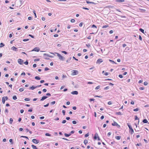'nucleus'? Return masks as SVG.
Returning a JSON list of instances; mask_svg holds the SVG:
<instances>
[{
    "instance_id": "23",
    "label": "nucleus",
    "mask_w": 149,
    "mask_h": 149,
    "mask_svg": "<svg viewBox=\"0 0 149 149\" xmlns=\"http://www.w3.org/2000/svg\"><path fill=\"white\" fill-rule=\"evenodd\" d=\"M13 98L14 100H16L17 99V97L16 96L14 95L13 96Z\"/></svg>"
},
{
    "instance_id": "14",
    "label": "nucleus",
    "mask_w": 149,
    "mask_h": 149,
    "mask_svg": "<svg viewBox=\"0 0 149 149\" xmlns=\"http://www.w3.org/2000/svg\"><path fill=\"white\" fill-rule=\"evenodd\" d=\"M125 1L124 0H116V2H122Z\"/></svg>"
},
{
    "instance_id": "43",
    "label": "nucleus",
    "mask_w": 149,
    "mask_h": 149,
    "mask_svg": "<svg viewBox=\"0 0 149 149\" xmlns=\"http://www.w3.org/2000/svg\"><path fill=\"white\" fill-rule=\"evenodd\" d=\"M109 86H107L106 87H105L104 88V90H107L108 89H109Z\"/></svg>"
},
{
    "instance_id": "53",
    "label": "nucleus",
    "mask_w": 149,
    "mask_h": 149,
    "mask_svg": "<svg viewBox=\"0 0 149 149\" xmlns=\"http://www.w3.org/2000/svg\"><path fill=\"white\" fill-rule=\"evenodd\" d=\"M9 142H11V143H12V144H13V140L12 139H10L9 140Z\"/></svg>"
},
{
    "instance_id": "63",
    "label": "nucleus",
    "mask_w": 149,
    "mask_h": 149,
    "mask_svg": "<svg viewBox=\"0 0 149 149\" xmlns=\"http://www.w3.org/2000/svg\"><path fill=\"white\" fill-rule=\"evenodd\" d=\"M24 111V110L23 109H21L20 110V112H21V113H23Z\"/></svg>"
},
{
    "instance_id": "15",
    "label": "nucleus",
    "mask_w": 149,
    "mask_h": 149,
    "mask_svg": "<svg viewBox=\"0 0 149 149\" xmlns=\"http://www.w3.org/2000/svg\"><path fill=\"white\" fill-rule=\"evenodd\" d=\"M12 50H14V51H17V48H16L14 46H13V47H12Z\"/></svg>"
},
{
    "instance_id": "41",
    "label": "nucleus",
    "mask_w": 149,
    "mask_h": 149,
    "mask_svg": "<svg viewBox=\"0 0 149 149\" xmlns=\"http://www.w3.org/2000/svg\"><path fill=\"white\" fill-rule=\"evenodd\" d=\"M72 123L74 124H76V122L75 120H73L72 122Z\"/></svg>"
},
{
    "instance_id": "34",
    "label": "nucleus",
    "mask_w": 149,
    "mask_h": 149,
    "mask_svg": "<svg viewBox=\"0 0 149 149\" xmlns=\"http://www.w3.org/2000/svg\"><path fill=\"white\" fill-rule=\"evenodd\" d=\"M86 3H88V4H89V3H93V2H90V1H86Z\"/></svg>"
},
{
    "instance_id": "26",
    "label": "nucleus",
    "mask_w": 149,
    "mask_h": 149,
    "mask_svg": "<svg viewBox=\"0 0 149 149\" xmlns=\"http://www.w3.org/2000/svg\"><path fill=\"white\" fill-rule=\"evenodd\" d=\"M45 135L46 136H51V135L49 133H46L45 134Z\"/></svg>"
},
{
    "instance_id": "2",
    "label": "nucleus",
    "mask_w": 149,
    "mask_h": 149,
    "mask_svg": "<svg viewBox=\"0 0 149 149\" xmlns=\"http://www.w3.org/2000/svg\"><path fill=\"white\" fill-rule=\"evenodd\" d=\"M72 74L73 75H76L78 74V71L76 70H73L72 71Z\"/></svg>"
},
{
    "instance_id": "37",
    "label": "nucleus",
    "mask_w": 149,
    "mask_h": 149,
    "mask_svg": "<svg viewBox=\"0 0 149 149\" xmlns=\"http://www.w3.org/2000/svg\"><path fill=\"white\" fill-rule=\"evenodd\" d=\"M100 88V86H98L96 87L95 88V89L96 90H97V89H98L99 88Z\"/></svg>"
},
{
    "instance_id": "4",
    "label": "nucleus",
    "mask_w": 149,
    "mask_h": 149,
    "mask_svg": "<svg viewBox=\"0 0 149 149\" xmlns=\"http://www.w3.org/2000/svg\"><path fill=\"white\" fill-rule=\"evenodd\" d=\"M8 99V97L7 96L3 97L2 98V102L3 104H4L5 103V100H7Z\"/></svg>"
},
{
    "instance_id": "27",
    "label": "nucleus",
    "mask_w": 149,
    "mask_h": 149,
    "mask_svg": "<svg viewBox=\"0 0 149 149\" xmlns=\"http://www.w3.org/2000/svg\"><path fill=\"white\" fill-rule=\"evenodd\" d=\"M139 30L143 33H144V30L141 28L139 29Z\"/></svg>"
},
{
    "instance_id": "51",
    "label": "nucleus",
    "mask_w": 149,
    "mask_h": 149,
    "mask_svg": "<svg viewBox=\"0 0 149 149\" xmlns=\"http://www.w3.org/2000/svg\"><path fill=\"white\" fill-rule=\"evenodd\" d=\"M118 76L120 78H122L123 77V76L121 74H119Z\"/></svg>"
},
{
    "instance_id": "1",
    "label": "nucleus",
    "mask_w": 149,
    "mask_h": 149,
    "mask_svg": "<svg viewBox=\"0 0 149 149\" xmlns=\"http://www.w3.org/2000/svg\"><path fill=\"white\" fill-rule=\"evenodd\" d=\"M55 54H56L57 55V56L59 58L62 60H63L64 59V57L62 56L61 54H59L57 53H55Z\"/></svg>"
},
{
    "instance_id": "64",
    "label": "nucleus",
    "mask_w": 149,
    "mask_h": 149,
    "mask_svg": "<svg viewBox=\"0 0 149 149\" xmlns=\"http://www.w3.org/2000/svg\"><path fill=\"white\" fill-rule=\"evenodd\" d=\"M33 67L34 68H35L36 67V64H34L33 65Z\"/></svg>"
},
{
    "instance_id": "40",
    "label": "nucleus",
    "mask_w": 149,
    "mask_h": 149,
    "mask_svg": "<svg viewBox=\"0 0 149 149\" xmlns=\"http://www.w3.org/2000/svg\"><path fill=\"white\" fill-rule=\"evenodd\" d=\"M62 53H63L65 54H67V52L66 51H62Z\"/></svg>"
},
{
    "instance_id": "47",
    "label": "nucleus",
    "mask_w": 149,
    "mask_h": 149,
    "mask_svg": "<svg viewBox=\"0 0 149 149\" xmlns=\"http://www.w3.org/2000/svg\"><path fill=\"white\" fill-rule=\"evenodd\" d=\"M95 97H100V98H102V96H101L95 95Z\"/></svg>"
},
{
    "instance_id": "58",
    "label": "nucleus",
    "mask_w": 149,
    "mask_h": 149,
    "mask_svg": "<svg viewBox=\"0 0 149 149\" xmlns=\"http://www.w3.org/2000/svg\"><path fill=\"white\" fill-rule=\"evenodd\" d=\"M29 36H30L32 38H34V37L33 36L31 35V34H29Z\"/></svg>"
},
{
    "instance_id": "49",
    "label": "nucleus",
    "mask_w": 149,
    "mask_h": 149,
    "mask_svg": "<svg viewBox=\"0 0 149 149\" xmlns=\"http://www.w3.org/2000/svg\"><path fill=\"white\" fill-rule=\"evenodd\" d=\"M139 39L141 40H142V37H141V36L140 35L139 36Z\"/></svg>"
},
{
    "instance_id": "61",
    "label": "nucleus",
    "mask_w": 149,
    "mask_h": 149,
    "mask_svg": "<svg viewBox=\"0 0 149 149\" xmlns=\"http://www.w3.org/2000/svg\"><path fill=\"white\" fill-rule=\"evenodd\" d=\"M126 46V45L125 44H124L123 45V47H125Z\"/></svg>"
},
{
    "instance_id": "11",
    "label": "nucleus",
    "mask_w": 149,
    "mask_h": 149,
    "mask_svg": "<svg viewBox=\"0 0 149 149\" xmlns=\"http://www.w3.org/2000/svg\"><path fill=\"white\" fill-rule=\"evenodd\" d=\"M78 93V92L77 91H74L71 93L73 95H77Z\"/></svg>"
},
{
    "instance_id": "45",
    "label": "nucleus",
    "mask_w": 149,
    "mask_h": 149,
    "mask_svg": "<svg viewBox=\"0 0 149 149\" xmlns=\"http://www.w3.org/2000/svg\"><path fill=\"white\" fill-rule=\"evenodd\" d=\"M29 40V39H24L23 40V41L25 42V41H28Z\"/></svg>"
},
{
    "instance_id": "60",
    "label": "nucleus",
    "mask_w": 149,
    "mask_h": 149,
    "mask_svg": "<svg viewBox=\"0 0 149 149\" xmlns=\"http://www.w3.org/2000/svg\"><path fill=\"white\" fill-rule=\"evenodd\" d=\"M54 36L55 37H56L58 36V35L57 34H56L54 35Z\"/></svg>"
},
{
    "instance_id": "6",
    "label": "nucleus",
    "mask_w": 149,
    "mask_h": 149,
    "mask_svg": "<svg viewBox=\"0 0 149 149\" xmlns=\"http://www.w3.org/2000/svg\"><path fill=\"white\" fill-rule=\"evenodd\" d=\"M32 141L33 143H35L37 144L39 143V141L38 140H37L36 139H33L32 140Z\"/></svg>"
},
{
    "instance_id": "30",
    "label": "nucleus",
    "mask_w": 149,
    "mask_h": 149,
    "mask_svg": "<svg viewBox=\"0 0 149 149\" xmlns=\"http://www.w3.org/2000/svg\"><path fill=\"white\" fill-rule=\"evenodd\" d=\"M109 26L108 25H104L102 27V28H105L108 27Z\"/></svg>"
},
{
    "instance_id": "44",
    "label": "nucleus",
    "mask_w": 149,
    "mask_h": 149,
    "mask_svg": "<svg viewBox=\"0 0 149 149\" xmlns=\"http://www.w3.org/2000/svg\"><path fill=\"white\" fill-rule=\"evenodd\" d=\"M141 143H137V144H136V146H141Z\"/></svg>"
},
{
    "instance_id": "3",
    "label": "nucleus",
    "mask_w": 149,
    "mask_h": 149,
    "mask_svg": "<svg viewBox=\"0 0 149 149\" xmlns=\"http://www.w3.org/2000/svg\"><path fill=\"white\" fill-rule=\"evenodd\" d=\"M97 138L98 139V141H100V138L98 136V134L97 133H96L95 134L94 136V139H96Z\"/></svg>"
},
{
    "instance_id": "18",
    "label": "nucleus",
    "mask_w": 149,
    "mask_h": 149,
    "mask_svg": "<svg viewBox=\"0 0 149 149\" xmlns=\"http://www.w3.org/2000/svg\"><path fill=\"white\" fill-rule=\"evenodd\" d=\"M143 122L144 123H146L148 122L147 120L146 119H144L143 120Z\"/></svg>"
},
{
    "instance_id": "59",
    "label": "nucleus",
    "mask_w": 149,
    "mask_h": 149,
    "mask_svg": "<svg viewBox=\"0 0 149 149\" xmlns=\"http://www.w3.org/2000/svg\"><path fill=\"white\" fill-rule=\"evenodd\" d=\"M42 19L43 21H45V18L44 17H42Z\"/></svg>"
},
{
    "instance_id": "21",
    "label": "nucleus",
    "mask_w": 149,
    "mask_h": 149,
    "mask_svg": "<svg viewBox=\"0 0 149 149\" xmlns=\"http://www.w3.org/2000/svg\"><path fill=\"white\" fill-rule=\"evenodd\" d=\"M37 87H34L33 86H32L31 87H30L31 89L32 90H34L35 88H36Z\"/></svg>"
},
{
    "instance_id": "48",
    "label": "nucleus",
    "mask_w": 149,
    "mask_h": 149,
    "mask_svg": "<svg viewBox=\"0 0 149 149\" xmlns=\"http://www.w3.org/2000/svg\"><path fill=\"white\" fill-rule=\"evenodd\" d=\"M32 19V17H28V19L29 20H31V19Z\"/></svg>"
},
{
    "instance_id": "39",
    "label": "nucleus",
    "mask_w": 149,
    "mask_h": 149,
    "mask_svg": "<svg viewBox=\"0 0 149 149\" xmlns=\"http://www.w3.org/2000/svg\"><path fill=\"white\" fill-rule=\"evenodd\" d=\"M148 84V83L147 82H144V85L145 86H146Z\"/></svg>"
},
{
    "instance_id": "62",
    "label": "nucleus",
    "mask_w": 149,
    "mask_h": 149,
    "mask_svg": "<svg viewBox=\"0 0 149 149\" xmlns=\"http://www.w3.org/2000/svg\"><path fill=\"white\" fill-rule=\"evenodd\" d=\"M70 27H71V26H70V25H68V27H67V28H68V29H70Z\"/></svg>"
},
{
    "instance_id": "9",
    "label": "nucleus",
    "mask_w": 149,
    "mask_h": 149,
    "mask_svg": "<svg viewBox=\"0 0 149 149\" xmlns=\"http://www.w3.org/2000/svg\"><path fill=\"white\" fill-rule=\"evenodd\" d=\"M18 63L20 65H22L23 64V61L22 60L19 59L18 61Z\"/></svg>"
},
{
    "instance_id": "16",
    "label": "nucleus",
    "mask_w": 149,
    "mask_h": 149,
    "mask_svg": "<svg viewBox=\"0 0 149 149\" xmlns=\"http://www.w3.org/2000/svg\"><path fill=\"white\" fill-rule=\"evenodd\" d=\"M13 121V119L12 118H10V124H11Z\"/></svg>"
},
{
    "instance_id": "13",
    "label": "nucleus",
    "mask_w": 149,
    "mask_h": 149,
    "mask_svg": "<svg viewBox=\"0 0 149 149\" xmlns=\"http://www.w3.org/2000/svg\"><path fill=\"white\" fill-rule=\"evenodd\" d=\"M71 135V134H68L66 133H65L64 134V135L66 137H69Z\"/></svg>"
},
{
    "instance_id": "8",
    "label": "nucleus",
    "mask_w": 149,
    "mask_h": 149,
    "mask_svg": "<svg viewBox=\"0 0 149 149\" xmlns=\"http://www.w3.org/2000/svg\"><path fill=\"white\" fill-rule=\"evenodd\" d=\"M102 61V59L100 58L97 60L96 63L99 64Z\"/></svg>"
},
{
    "instance_id": "25",
    "label": "nucleus",
    "mask_w": 149,
    "mask_h": 149,
    "mask_svg": "<svg viewBox=\"0 0 149 149\" xmlns=\"http://www.w3.org/2000/svg\"><path fill=\"white\" fill-rule=\"evenodd\" d=\"M116 114L117 115H121V113L120 112H116Z\"/></svg>"
},
{
    "instance_id": "54",
    "label": "nucleus",
    "mask_w": 149,
    "mask_h": 149,
    "mask_svg": "<svg viewBox=\"0 0 149 149\" xmlns=\"http://www.w3.org/2000/svg\"><path fill=\"white\" fill-rule=\"evenodd\" d=\"M108 104L109 105H111L112 104V103L111 101H109L108 102Z\"/></svg>"
},
{
    "instance_id": "50",
    "label": "nucleus",
    "mask_w": 149,
    "mask_h": 149,
    "mask_svg": "<svg viewBox=\"0 0 149 149\" xmlns=\"http://www.w3.org/2000/svg\"><path fill=\"white\" fill-rule=\"evenodd\" d=\"M111 134V132H109L108 134H107V136H109Z\"/></svg>"
},
{
    "instance_id": "28",
    "label": "nucleus",
    "mask_w": 149,
    "mask_h": 149,
    "mask_svg": "<svg viewBox=\"0 0 149 149\" xmlns=\"http://www.w3.org/2000/svg\"><path fill=\"white\" fill-rule=\"evenodd\" d=\"M4 46V45L2 43H1L0 44V47H2Z\"/></svg>"
},
{
    "instance_id": "33",
    "label": "nucleus",
    "mask_w": 149,
    "mask_h": 149,
    "mask_svg": "<svg viewBox=\"0 0 149 149\" xmlns=\"http://www.w3.org/2000/svg\"><path fill=\"white\" fill-rule=\"evenodd\" d=\"M24 63L26 65H28L29 63V62L28 61H26V62Z\"/></svg>"
},
{
    "instance_id": "35",
    "label": "nucleus",
    "mask_w": 149,
    "mask_h": 149,
    "mask_svg": "<svg viewBox=\"0 0 149 149\" xmlns=\"http://www.w3.org/2000/svg\"><path fill=\"white\" fill-rule=\"evenodd\" d=\"M135 117V120H139V118L137 117V116H136Z\"/></svg>"
},
{
    "instance_id": "36",
    "label": "nucleus",
    "mask_w": 149,
    "mask_h": 149,
    "mask_svg": "<svg viewBox=\"0 0 149 149\" xmlns=\"http://www.w3.org/2000/svg\"><path fill=\"white\" fill-rule=\"evenodd\" d=\"M33 13L35 15V18H36V11L35 10H34L33 11Z\"/></svg>"
},
{
    "instance_id": "46",
    "label": "nucleus",
    "mask_w": 149,
    "mask_h": 149,
    "mask_svg": "<svg viewBox=\"0 0 149 149\" xmlns=\"http://www.w3.org/2000/svg\"><path fill=\"white\" fill-rule=\"evenodd\" d=\"M42 91L43 92L45 93L47 91V90L46 89H44L42 90Z\"/></svg>"
},
{
    "instance_id": "20",
    "label": "nucleus",
    "mask_w": 149,
    "mask_h": 149,
    "mask_svg": "<svg viewBox=\"0 0 149 149\" xmlns=\"http://www.w3.org/2000/svg\"><path fill=\"white\" fill-rule=\"evenodd\" d=\"M35 79H36L39 80L40 79V78L38 76H36L35 77Z\"/></svg>"
},
{
    "instance_id": "22",
    "label": "nucleus",
    "mask_w": 149,
    "mask_h": 149,
    "mask_svg": "<svg viewBox=\"0 0 149 149\" xmlns=\"http://www.w3.org/2000/svg\"><path fill=\"white\" fill-rule=\"evenodd\" d=\"M133 110L134 111H138L139 110V108H137L136 109H134Z\"/></svg>"
},
{
    "instance_id": "52",
    "label": "nucleus",
    "mask_w": 149,
    "mask_h": 149,
    "mask_svg": "<svg viewBox=\"0 0 149 149\" xmlns=\"http://www.w3.org/2000/svg\"><path fill=\"white\" fill-rule=\"evenodd\" d=\"M49 103H48L47 104L44 105V107H46L48 106H49Z\"/></svg>"
},
{
    "instance_id": "10",
    "label": "nucleus",
    "mask_w": 149,
    "mask_h": 149,
    "mask_svg": "<svg viewBox=\"0 0 149 149\" xmlns=\"http://www.w3.org/2000/svg\"><path fill=\"white\" fill-rule=\"evenodd\" d=\"M130 132L131 134H132L134 132L133 130L132 127H130Z\"/></svg>"
},
{
    "instance_id": "42",
    "label": "nucleus",
    "mask_w": 149,
    "mask_h": 149,
    "mask_svg": "<svg viewBox=\"0 0 149 149\" xmlns=\"http://www.w3.org/2000/svg\"><path fill=\"white\" fill-rule=\"evenodd\" d=\"M62 113L63 115H65V111L64 110H63L62 111Z\"/></svg>"
},
{
    "instance_id": "24",
    "label": "nucleus",
    "mask_w": 149,
    "mask_h": 149,
    "mask_svg": "<svg viewBox=\"0 0 149 149\" xmlns=\"http://www.w3.org/2000/svg\"><path fill=\"white\" fill-rule=\"evenodd\" d=\"M88 142V141L87 140L85 139L84 141V143L85 144H87Z\"/></svg>"
},
{
    "instance_id": "56",
    "label": "nucleus",
    "mask_w": 149,
    "mask_h": 149,
    "mask_svg": "<svg viewBox=\"0 0 149 149\" xmlns=\"http://www.w3.org/2000/svg\"><path fill=\"white\" fill-rule=\"evenodd\" d=\"M55 103V101H53L51 102V104H54Z\"/></svg>"
},
{
    "instance_id": "7",
    "label": "nucleus",
    "mask_w": 149,
    "mask_h": 149,
    "mask_svg": "<svg viewBox=\"0 0 149 149\" xmlns=\"http://www.w3.org/2000/svg\"><path fill=\"white\" fill-rule=\"evenodd\" d=\"M40 51V49L38 47H35L33 50H32V51H35L37 52H38Z\"/></svg>"
},
{
    "instance_id": "12",
    "label": "nucleus",
    "mask_w": 149,
    "mask_h": 149,
    "mask_svg": "<svg viewBox=\"0 0 149 149\" xmlns=\"http://www.w3.org/2000/svg\"><path fill=\"white\" fill-rule=\"evenodd\" d=\"M47 97V96H43L42 97V98L40 99V100L42 101H43L46 99Z\"/></svg>"
},
{
    "instance_id": "38",
    "label": "nucleus",
    "mask_w": 149,
    "mask_h": 149,
    "mask_svg": "<svg viewBox=\"0 0 149 149\" xmlns=\"http://www.w3.org/2000/svg\"><path fill=\"white\" fill-rule=\"evenodd\" d=\"M66 121L65 120H63L62 122V123L63 124H64L66 122Z\"/></svg>"
},
{
    "instance_id": "17",
    "label": "nucleus",
    "mask_w": 149,
    "mask_h": 149,
    "mask_svg": "<svg viewBox=\"0 0 149 149\" xmlns=\"http://www.w3.org/2000/svg\"><path fill=\"white\" fill-rule=\"evenodd\" d=\"M31 147L33 149H37L36 146L33 145H32Z\"/></svg>"
},
{
    "instance_id": "32",
    "label": "nucleus",
    "mask_w": 149,
    "mask_h": 149,
    "mask_svg": "<svg viewBox=\"0 0 149 149\" xmlns=\"http://www.w3.org/2000/svg\"><path fill=\"white\" fill-rule=\"evenodd\" d=\"M24 89L23 88H20L19 89V91L20 92H22V91H24Z\"/></svg>"
},
{
    "instance_id": "29",
    "label": "nucleus",
    "mask_w": 149,
    "mask_h": 149,
    "mask_svg": "<svg viewBox=\"0 0 149 149\" xmlns=\"http://www.w3.org/2000/svg\"><path fill=\"white\" fill-rule=\"evenodd\" d=\"M24 100L25 101H30V100L29 98H25L24 99Z\"/></svg>"
},
{
    "instance_id": "55",
    "label": "nucleus",
    "mask_w": 149,
    "mask_h": 149,
    "mask_svg": "<svg viewBox=\"0 0 149 149\" xmlns=\"http://www.w3.org/2000/svg\"><path fill=\"white\" fill-rule=\"evenodd\" d=\"M104 116H102L101 118H100V119H101V120H102L103 119H104Z\"/></svg>"
},
{
    "instance_id": "57",
    "label": "nucleus",
    "mask_w": 149,
    "mask_h": 149,
    "mask_svg": "<svg viewBox=\"0 0 149 149\" xmlns=\"http://www.w3.org/2000/svg\"><path fill=\"white\" fill-rule=\"evenodd\" d=\"M82 26V23L81 22L79 24V26L80 27H81Z\"/></svg>"
},
{
    "instance_id": "19",
    "label": "nucleus",
    "mask_w": 149,
    "mask_h": 149,
    "mask_svg": "<svg viewBox=\"0 0 149 149\" xmlns=\"http://www.w3.org/2000/svg\"><path fill=\"white\" fill-rule=\"evenodd\" d=\"M121 137L120 136H116V138L118 140H119L120 139Z\"/></svg>"
},
{
    "instance_id": "31",
    "label": "nucleus",
    "mask_w": 149,
    "mask_h": 149,
    "mask_svg": "<svg viewBox=\"0 0 149 149\" xmlns=\"http://www.w3.org/2000/svg\"><path fill=\"white\" fill-rule=\"evenodd\" d=\"M75 20L74 19H72L71 20V22L72 23H74L75 22Z\"/></svg>"
},
{
    "instance_id": "5",
    "label": "nucleus",
    "mask_w": 149,
    "mask_h": 149,
    "mask_svg": "<svg viewBox=\"0 0 149 149\" xmlns=\"http://www.w3.org/2000/svg\"><path fill=\"white\" fill-rule=\"evenodd\" d=\"M112 125L113 126H116L118 128L120 127V126L116 122L114 121L113 123H112Z\"/></svg>"
}]
</instances>
